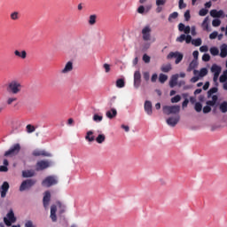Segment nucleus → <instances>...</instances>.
<instances>
[{"instance_id": "2eb2a0df", "label": "nucleus", "mask_w": 227, "mask_h": 227, "mask_svg": "<svg viewBox=\"0 0 227 227\" xmlns=\"http://www.w3.org/2000/svg\"><path fill=\"white\" fill-rule=\"evenodd\" d=\"M144 111H145L148 115H153V103L148 100L145 101V103H144Z\"/></svg>"}, {"instance_id": "8fccbe9b", "label": "nucleus", "mask_w": 227, "mask_h": 227, "mask_svg": "<svg viewBox=\"0 0 227 227\" xmlns=\"http://www.w3.org/2000/svg\"><path fill=\"white\" fill-rule=\"evenodd\" d=\"M167 4V0H156L155 4L156 6H163Z\"/></svg>"}, {"instance_id": "c9c22d12", "label": "nucleus", "mask_w": 227, "mask_h": 227, "mask_svg": "<svg viewBox=\"0 0 227 227\" xmlns=\"http://www.w3.org/2000/svg\"><path fill=\"white\" fill-rule=\"evenodd\" d=\"M219 109L222 113L225 114L227 112V103L226 102L221 103Z\"/></svg>"}, {"instance_id": "4d7b16f0", "label": "nucleus", "mask_w": 227, "mask_h": 227, "mask_svg": "<svg viewBox=\"0 0 227 227\" xmlns=\"http://www.w3.org/2000/svg\"><path fill=\"white\" fill-rule=\"evenodd\" d=\"M9 171V168L7 166L1 165L0 166V173H7Z\"/></svg>"}, {"instance_id": "13d9d810", "label": "nucleus", "mask_w": 227, "mask_h": 227, "mask_svg": "<svg viewBox=\"0 0 227 227\" xmlns=\"http://www.w3.org/2000/svg\"><path fill=\"white\" fill-rule=\"evenodd\" d=\"M143 79L145 80L146 82L149 81V79H150V74H149V72H144V73H143Z\"/></svg>"}, {"instance_id": "ea45409f", "label": "nucleus", "mask_w": 227, "mask_h": 227, "mask_svg": "<svg viewBox=\"0 0 227 227\" xmlns=\"http://www.w3.org/2000/svg\"><path fill=\"white\" fill-rule=\"evenodd\" d=\"M219 90L216 87L212 88L207 91V98H210L213 94H215Z\"/></svg>"}, {"instance_id": "393cba45", "label": "nucleus", "mask_w": 227, "mask_h": 227, "mask_svg": "<svg viewBox=\"0 0 227 227\" xmlns=\"http://www.w3.org/2000/svg\"><path fill=\"white\" fill-rule=\"evenodd\" d=\"M197 67H198V61L194 59L188 66L187 72L188 73L192 72Z\"/></svg>"}, {"instance_id": "680f3d73", "label": "nucleus", "mask_w": 227, "mask_h": 227, "mask_svg": "<svg viewBox=\"0 0 227 227\" xmlns=\"http://www.w3.org/2000/svg\"><path fill=\"white\" fill-rule=\"evenodd\" d=\"M211 111H212V108L210 106H206L203 107V113L204 114H208Z\"/></svg>"}, {"instance_id": "a19ab883", "label": "nucleus", "mask_w": 227, "mask_h": 227, "mask_svg": "<svg viewBox=\"0 0 227 227\" xmlns=\"http://www.w3.org/2000/svg\"><path fill=\"white\" fill-rule=\"evenodd\" d=\"M209 52H211V54L213 56H217V55H219L220 51H219V50L217 48L212 47L211 49H209Z\"/></svg>"}, {"instance_id": "1a4fd4ad", "label": "nucleus", "mask_w": 227, "mask_h": 227, "mask_svg": "<svg viewBox=\"0 0 227 227\" xmlns=\"http://www.w3.org/2000/svg\"><path fill=\"white\" fill-rule=\"evenodd\" d=\"M176 59L175 63L179 64L181 61H183L184 55H183V53H180L178 51L170 52V53H168V55H167V59Z\"/></svg>"}, {"instance_id": "a18cd8bd", "label": "nucleus", "mask_w": 227, "mask_h": 227, "mask_svg": "<svg viewBox=\"0 0 227 227\" xmlns=\"http://www.w3.org/2000/svg\"><path fill=\"white\" fill-rule=\"evenodd\" d=\"M8 108V106L6 105L5 102L0 103V114L3 113L4 111H6Z\"/></svg>"}, {"instance_id": "f257e3e1", "label": "nucleus", "mask_w": 227, "mask_h": 227, "mask_svg": "<svg viewBox=\"0 0 227 227\" xmlns=\"http://www.w3.org/2000/svg\"><path fill=\"white\" fill-rule=\"evenodd\" d=\"M23 89V85L19 80H11L7 83L6 90L8 93L12 94L14 96L20 94Z\"/></svg>"}, {"instance_id": "9b49d317", "label": "nucleus", "mask_w": 227, "mask_h": 227, "mask_svg": "<svg viewBox=\"0 0 227 227\" xmlns=\"http://www.w3.org/2000/svg\"><path fill=\"white\" fill-rule=\"evenodd\" d=\"M141 79H142L141 72L139 70L136 71L134 74V87L136 89L141 86V82H142Z\"/></svg>"}, {"instance_id": "e433bc0d", "label": "nucleus", "mask_w": 227, "mask_h": 227, "mask_svg": "<svg viewBox=\"0 0 227 227\" xmlns=\"http://www.w3.org/2000/svg\"><path fill=\"white\" fill-rule=\"evenodd\" d=\"M202 43V41L200 38L194 39L192 41V44L194 45L195 47H200Z\"/></svg>"}, {"instance_id": "09e8293b", "label": "nucleus", "mask_w": 227, "mask_h": 227, "mask_svg": "<svg viewBox=\"0 0 227 227\" xmlns=\"http://www.w3.org/2000/svg\"><path fill=\"white\" fill-rule=\"evenodd\" d=\"M207 13H208V10H207V9H205V8H202V9L200 11V12H199L200 16H201V17L207 16Z\"/></svg>"}, {"instance_id": "2f4dec72", "label": "nucleus", "mask_w": 227, "mask_h": 227, "mask_svg": "<svg viewBox=\"0 0 227 227\" xmlns=\"http://www.w3.org/2000/svg\"><path fill=\"white\" fill-rule=\"evenodd\" d=\"M98 144L101 145L106 141V136L104 134H99L96 138Z\"/></svg>"}, {"instance_id": "3c124183", "label": "nucleus", "mask_w": 227, "mask_h": 227, "mask_svg": "<svg viewBox=\"0 0 227 227\" xmlns=\"http://www.w3.org/2000/svg\"><path fill=\"white\" fill-rule=\"evenodd\" d=\"M27 133H34L35 131V128L30 124L27 126Z\"/></svg>"}, {"instance_id": "37998d69", "label": "nucleus", "mask_w": 227, "mask_h": 227, "mask_svg": "<svg viewBox=\"0 0 227 227\" xmlns=\"http://www.w3.org/2000/svg\"><path fill=\"white\" fill-rule=\"evenodd\" d=\"M181 101V96L180 95H176L174 98H170V102L174 103H178Z\"/></svg>"}, {"instance_id": "338daca9", "label": "nucleus", "mask_w": 227, "mask_h": 227, "mask_svg": "<svg viewBox=\"0 0 227 227\" xmlns=\"http://www.w3.org/2000/svg\"><path fill=\"white\" fill-rule=\"evenodd\" d=\"M200 51L201 52H207V51H208V47H207V45H202V46L200 48Z\"/></svg>"}, {"instance_id": "4be33fe9", "label": "nucleus", "mask_w": 227, "mask_h": 227, "mask_svg": "<svg viewBox=\"0 0 227 227\" xmlns=\"http://www.w3.org/2000/svg\"><path fill=\"white\" fill-rule=\"evenodd\" d=\"M35 176V171L34 170H23L22 171V177L24 178H29Z\"/></svg>"}, {"instance_id": "9d476101", "label": "nucleus", "mask_w": 227, "mask_h": 227, "mask_svg": "<svg viewBox=\"0 0 227 227\" xmlns=\"http://www.w3.org/2000/svg\"><path fill=\"white\" fill-rule=\"evenodd\" d=\"M180 121V115L170 116L167 119L166 122L170 127H175Z\"/></svg>"}, {"instance_id": "a211bd4d", "label": "nucleus", "mask_w": 227, "mask_h": 227, "mask_svg": "<svg viewBox=\"0 0 227 227\" xmlns=\"http://www.w3.org/2000/svg\"><path fill=\"white\" fill-rule=\"evenodd\" d=\"M72 70H74V64L71 61H69L67 63L65 67L61 70V74H68L72 72Z\"/></svg>"}, {"instance_id": "39448f33", "label": "nucleus", "mask_w": 227, "mask_h": 227, "mask_svg": "<svg viewBox=\"0 0 227 227\" xmlns=\"http://www.w3.org/2000/svg\"><path fill=\"white\" fill-rule=\"evenodd\" d=\"M17 218L14 215L13 210L11 209L8 214L6 215V217H4V223L7 227H11L12 223H16Z\"/></svg>"}, {"instance_id": "b1692460", "label": "nucleus", "mask_w": 227, "mask_h": 227, "mask_svg": "<svg viewBox=\"0 0 227 227\" xmlns=\"http://www.w3.org/2000/svg\"><path fill=\"white\" fill-rule=\"evenodd\" d=\"M18 100V98L16 97H7L6 100H5V104L8 106H12L16 101Z\"/></svg>"}, {"instance_id": "052dcab7", "label": "nucleus", "mask_w": 227, "mask_h": 227, "mask_svg": "<svg viewBox=\"0 0 227 227\" xmlns=\"http://www.w3.org/2000/svg\"><path fill=\"white\" fill-rule=\"evenodd\" d=\"M186 8V4H184V0H179V9L183 10Z\"/></svg>"}, {"instance_id": "0eeeda50", "label": "nucleus", "mask_w": 227, "mask_h": 227, "mask_svg": "<svg viewBox=\"0 0 227 227\" xmlns=\"http://www.w3.org/2000/svg\"><path fill=\"white\" fill-rule=\"evenodd\" d=\"M36 180L35 179H27L25 181H22L20 186V192H24L34 185H35Z\"/></svg>"}, {"instance_id": "f704fd0d", "label": "nucleus", "mask_w": 227, "mask_h": 227, "mask_svg": "<svg viewBox=\"0 0 227 227\" xmlns=\"http://www.w3.org/2000/svg\"><path fill=\"white\" fill-rule=\"evenodd\" d=\"M168 77L166 74H160L159 77V81L161 84L165 83L168 81Z\"/></svg>"}, {"instance_id": "603ef678", "label": "nucleus", "mask_w": 227, "mask_h": 227, "mask_svg": "<svg viewBox=\"0 0 227 227\" xmlns=\"http://www.w3.org/2000/svg\"><path fill=\"white\" fill-rule=\"evenodd\" d=\"M212 24L214 27H219L222 24V21L219 19H215L213 20Z\"/></svg>"}, {"instance_id": "bf43d9fd", "label": "nucleus", "mask_w": 227, "mask_h": 227, "mask_svg": "<svg viewBox=\"0 0 227 227\" xmlns=\"http://www.w3.org/2000/svg\"><path fill=\"white\" fill-rule=\"evenodd\" d=\"M58 207L60 208V214L65 212V206L62 204V202H57Z\"/></svg>"}, {"instance_id": "f3484780", "label": "nucleus", "mask_w": 227, "mask_h": 227, "mask_svg": "<svg viewBox=\"0 0 227 227\" xmlns=\"http://www.w3.org/2000/svg\"><path fill=\"white\" fill-rule=\"evenodd\" d=\"M14 55H15V57H17V58H19L22 60H25L27 58V53L26 51H20L16 50L14 51Z\"/></svg>"}, {"instance_id": "c03bdc74", "label": "nucleus", "mask_w": 227, "mask_h": 227, "mask_svg": "<svg viewBox=\"0 0 227 227\" xmlns=\"http://www.w3.org/2000/svg\"><path fill=\"white\" fill-rule=\"evenodd\" d=\"M194 110L197 111V113H200V111H202V104L201 103H195Z\"/></svg>"}, {"instance_id": "4468645a", "label": "nucleus", "mask_w": 227, "mask_h": 227, "mask_svg": "<svg viewBox=\"0 0 227 227\" xmlns=\"http://www.w3.org/2000/svg\"><path fill=\"white\" fill-rule=\"evenodd\" d=\"M51 201V192L46 191L43 199V207L48 208Z\"/></svg>"}, {"instance_id": "79ce46f5", "label": "nucleus", "mask_w": 227, "mask_h": 227, "mask_svg": "<svg viewBox=\"0 0 227 227\" xmlns=\"http://www.w3.org/2000/svg\"><path fill=\"white\" fill-rule=\"evenodd\" d=\"M208 74L207 68L202 67L200 71V76L204 77Z\"/></svg>"}, {"instance_id": "423d86ee", "label": "nucleus", "mask_w": 227, "mask_h": 227, "mask_svg": "<svg viewBox=\"0 0 227 227\" xmlns=\"http://www.w3.org/2000/svg\"><path fill=\"white\" fill-rule=\"evenodd\" d=\"M51 166V162L49 160H42L36 162L35 171H43Z\"/></svg>"}, {"instance_id": "774afa93", "label": "nucleus", "mask_w": 227, "mask_h": 227, "mask_svg": "<svg viewBox=\"0 0 227 227\" xmlns=\"http://www.w3.org/2000/svg\"><path fill=\"white\" fill-rule=\"evenodd\" d=\"M184 18H185L186 21L190 20L191 15H190V11L189 10L185 12Z\"/></svg>"}, {"instance_id": "864d4df0", "label": "nucleus", "mask_w": 227, "mask_h": 227, "mask_svg": "<svg viewBox=\"0 0 227 227\" xmlns=\"http://www.w3.org/2000/svg\"><path fill=\"white\" fill-rule=\"evenodd\" d=\"M220 74H214L213 81L215 83V86H219V82L217 81L219 80Z\"/></svg>"}, {"instance_id": "bb28decb", "label": "nucleus", "mask_w": 227, "mask_h": 227, "mask_svg": "<svg viewBox=\"0 0 227 227\" xmlns=\"http://www.w3.org/2000/svg\"><path fill=\"white\" fill-rule=\"evenodd\" d=\"M211 72H212L213 74H220L222 73V67H221V66H216L215 64H214V65L212 66Z\"/></svg>"}, {"instance_id": "f03ea898", "label": "nucleus", "mask_w": 227, "mask_h": 227, "mask_svg": "<svg viewBox=\"0 0 227 227\" xmlns=\"http://www.w3.org/2000/svg\"><path fill=\"white\" fill-rule=\"evenodd\" d=\"M58 183L59 180L56 176H49L43 180L42 185L43 187L50 188L53 185H57Z\"/></svg>"}, {"instance_id": "f8f14e48", "label": "nucleus", "mask_w": 227, "mask_h": 227, "mask_svg": "<svg viewBox=\"0 0 227 227\" xmlns=\"http://www.w3.org/2000/svg\"><path fill=\"white\" fill-rule=\"evenodd\" d=\"M9 189H10L9 183L7 181L4 182L2 186L0 187L1 198H6Z\"/></svg>"}, {"instance_id": "49530a36", "label": "nucleus", "mask_w": 227, "mask_h": 227, "mask_svg": "<svg viewBox=\"0 0 227 227\" xmlns=\"http://www.w3.org/2000/svg\"><path fill=\"white\" fill-rule=\"evenodd\" d=\"M186 35L182 34L179 37L176 38V42L183 43L185 41Z\"/></svg>"}, {"instance_id": "6e6d98bb", "label": "nucleus", "mask_w": 227, "mask_h": 227, "mask_svg": "<svg viewBox=\"0 0 227 227\" xmlns=\"http://www.w3.org/2000/svg\"><path fill=\"white\" fill-rule=\"evenodd\" d=\"M202 60H204L205 62L210 61L209 53H204V55L202 56Z\"/></svg>"}, {"instance_id": "aec40b11", "label": "nucleus", "mask_w": 227, "mask_h": 227, "mask_svg": "<svg viewBox=\"0 0 227 227\" xmlns=\"http://www.w3.org/2000/svg\"><path fill=\"white\" fill-rule=\"evenodd\" d=\"M178 79H179V74H174L170 78V82H169L170 88H174L175 86H176L178 84Z\"/></svg>"}, {"instance_id": "6e6552de", "label": "nucleus", "mask_w": 227, "mask_h": 227, "mask_svg": "<svg viewBox=\"0 0 227 227\" xmlns=\"http://www.w3.org/2000/svg\"><path fill=\"white\" fill-rule=\"evenodd\" d=\"M152 27L149 26H146L142 28L141 34H142V38L144 41H150L152 39Z\"/></svg>"}, {"instance_id": "5fc2aeb1", "label": "nucleus", "mask_w": 227, "mask_h": 227, "mask_svg": "<svg viewBox=\"0 0 227 227\" xmlns=\"http://www.w3.org/2000/svg\"><path fill=\"white\" fill-rule=\"evenodd\" d=\"M10 17H11V20H17L19 19V13L17 12L11 13Z\"/></svg>"}, {"instance_id": "dca6fc26", "label": "nucleus", "mask_w": 227, "mask_h": 227, "mask_svg": "<svg viewBox=\"0 0 227 227\" xmlns=\"http://www.w3.org/2000/svg\"><path fill=\"white\" fill-rule=\"evenodd\" d=\"M209 14H211V16L213 18H217V19H220L222 17L224 18V12L223 10H220V11H216V10H212L211 12H209Z\"/></svg>"}, {"instance_id": "0e129e2a", "label": "nucleus", "mask_w": 227, "mask_h": 227, "mask_svg": "<svg viewBox=\"0 0 227 227\" xmlns=\"http://www.w3.org/2000/svg\"><path fill=\"white\" fill-rule=\"evenodd\" d=\"M218 35V33L216 31H214L213 33L209 34V39H215Z\"/></svg>"}, {"instance_id": "ddd939ff", "label": "nucleus", "mask_w": 227, "mask_h": 227, "mask_svg": "<svg viewBox=\"0 0 227 227\" xmlns=\"http://www.w3.org/2000/svg\"><path fill=\"white\" fill-rule=\"evenodd\" d=\"M32 155L34 157H40V156H43V157H51V153H47L43 150H35L33 153H32Z\"/></svg>"}, {"instance_id": "e2e57ef3", "label": "nucleus", "mask_w": 227, "mask_h": 227, "mask_svg": "<svg viewBox=\"0 0 227 227\" xmlns=\"http://www.w3.org/2000/svg\"><path fill=\"white\" fill-rule=\"evenodd\" d=\"M25 227H35L33 221H27V223H25Z\"/></svg>"}, {"instance_id": "473e14b6", "label": "nucleus", "mask_w": 227, "mask_h": 227, "mask_svg": "<svg viewBox=\"0 0 227 227\" xmlns=\"http://www.w3.org/2000/svg\"><path fill=\"white\" fill-rule=\"evenodd\" d=\"M227 81V69L225 71H223V74H222V75L219 78V82L221 83H224Z\"/></svg>"}, {"instance_id": "69168bd1", "label": "nucleus", "mask_w": 227, "mask_h": 227, "mask_svg": "<svg viewBox=\"0 0 227 227\" xmlns=\"http://www.w3.org/2000/svg\"><path fill=\"white\" fill-rule=\"evenodd\" d=\"M185 42L187 44H189L190 43H192V35H185Z\"/></svg>"}, {"instance_id": "72a5a7b5", "label": "nucleus", "mask_w": 227, "mask_h": 227, "mask_svg": "<svg viewBox=\"0 0 227 227\" xmlns=\"http://www.w3.org/2000/svg\"><path fill=\"white\" fill-rule=\"evenodd\" d=\"M179 17V13L176 12H174L170 16H168V22H172V20H176Z\"/></svg>"}, {"instance_id": "a878e982", "label": "nucleus", "mask_w": 227, "mask_h": 227, "mask_svg": "<svg viewBox=\"0 0 227 227\" xmlns=\"http://www.w3.org/2000/svg\"><path fill=\"white\" fill-rule=\"evenodd\" d=\"M98 16L96 14L89 16L88 24L90 26H94L97 23Z\"/></svg>"}, {"instance_id": "cd10ccee", "label": "nucleus", "mask_w": 227, "mask_h": 227, "mask_svg": "<svg viewBox=\"0 0 227 227\" xmlns=\"http://www.w3.org/2000/svg\"><path fill=\"white\" fill-rule=\"evenodd\" d=\"M117 115V110L115 108H112L110 111L106 113V116L109 119H114Z\"/></svg>"}, {"instance_id": "4c0bfd02", "label": "nucleus", "mask_w": 227, "mask_h": 227, "mask_svg": "<svg viewBox=\"0 0 227 227\" xmlns=\"http://www.w3.org/2000/svg\"><path fill=\"white\" fill-rule=\"evenodd\" d=\"M202 27L204 30L207 31L208 30V17L205 18L203 22H202Z\"/></svg>"}, {"instance_id": "7ed1b4c3", "label": "nucleus", "mask_w": 227, "mask_h": 227, "mask_svg": "<svg viewBox=\"0 0 227 227\" xmlns=\"http://www.w3.org/2000/svg\"><path fill=\"white\" fill-rule=\"evenodd\" d=\"M20 144H15L14 145L11 146L7 152L4 153V156L12 158L18 155V153H20Z\"/></svg>"}, {"instance_id": "c756f323", "label": "nucleus", "mask_w": 227, "mask_h": 227, "mask_svg": "<svg viewBox=\"0 0 227 227\" xmlns=\"http://www.w3.org/2000/svg\"><path fill=\"white\" fill-rule=\"evenodd\" d=\"M171 69H172V66L170 64L163 65L160 67L161 72L165 73V74L169 73L171 71Z\"/></svg>"}, {"instance_id": "7c9ffc66", "label": "nucleus", "mask_w": 227, "mask_h": 227, "mask_svg": "<svg viewBox=\"0 0 227 227\" xmlns=\"http://www.w3.org/2000/svg\"><path fill=\"white\" fill-rule=\"evenodd\" d=\"M115 86L120 89L125 87V80L123 78H119L115 82Z\"/></svg>"}, {"instance_id": "58836bf2", "label": "nucleus", "mask_w": 227, "mask_h": 227, "mask_svg": "<svg viewBox=\"0 0 227 227\" xmlns=\"http://www.w3.org/2000/svg\"><path fill=\"white\" fill-rule=\"evenodd\" d=\"M93 121L97 123L101 122L103 121V115L95 114L93 116Z\"/></svg>"}, {"instance_id": "6ab92c4d", "label": "nucleus", "mask_w": 227, "mask_h": 227, "mask_svg": "<svg viewBox=\"0 0 227 227\" xmlns=\"http://www.w3.org/2000/svg\"><path fill=\"white\" fill-rule=\"evenodd\" d=\"M56 212H57V206L52 205L51 208V211H50V218H51L53 223H56V221H57Z\"/></svg>"}, {"instance_id": "20e7f679", "label": "nucleus", "mask_w": 227, "mask_h": 227, "mask_svg": "<svg viewBox=\"0 0 227 227\" xmlns=\"http://www.w3.org/2000/svg\"><path fill=\"white\" fill-rule=\"evenodd\" d=\"M181 106H164L163 113L167 115L170 114H178L180 113Z\"/></svg>"}, {"instance_id": "de8ad7c7", "label": "nucleus", "mask_w": 227, "mask_h": 227, "mask_svg": "<svg viewBox=\"0 0 227 227\" xmlns=\"http://www.w3.org/2000/svg\"><path fill=\"white\" fill-rule=\"evenodd\" d=\"M142 60L144 62H145L146 64H148L151 60V58L149 55H147L146 53H144L143 57H142Z\"/></svg>"}, {"instance_id": "c85d7f7f", "label": "nucleus", "mask_w": 227, "mask_h": 227, "mask_svg": "<svg viewBox=\"0 0 227 227\" xmlns=\"http://www.w3.org/2000/svg\"><path fill=\"white\" fill-rule=\"evenodd\" d=\"M217 99H218L217 96H216V95H214V96L212 97V100L207 101V102H206V105H207V106H215V104H216Z\"/></svg>"}, {"instance_id": "412c9836", "label": "nucleus", "mask_w": 227, "mask_h": 227, "mask_svg": "<svg viewBox=\"0 0 227 227\" xmlns=\"http://www.w3.org/2000/svg\"><path fill=\"white\" fill-rule=\"evenodd\" d=\"M220 57L222 59H224L227 57V44L225 43L222 44L220 48Z\"/></svg>"}, {"instance_id": "5701e85b", "label": "nucleus", "mask_w": 227, "mask_h": 227, "mask_svg": "<svg viewBox=\"0 0 227 227\" xmlns=\"http://www.w3.org/2000/svg\"><path fill=\"white\" fill-rule=\"evenodd\" d=\"M85 139H86L88 142H90V143L95 141V137L93 136V131H92V130L87 131L86 136H85Z\"/></svg>"}]
</instances>
